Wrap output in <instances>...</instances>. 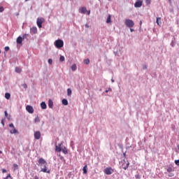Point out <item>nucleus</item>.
<instances>
[{
	"label": "nucleus",
	"mask_w": 179,
	"mask_h": 179,
	"mask_svg": "<svg viewBox=\"0 0 179 179\" xmlns=\"http://www.w3.org/2000/svg\"><path fill=\"white\" fill-rule=\"evenodd\" d=\"M135 178H136V179H141V175H140V174H136V175H135Z\"/></svg>",
	"instance_id": "nucleus-43"
},
{
	"label": "nucleus",
	"mask_w": 179,
	"mask_h": 179,
	"mask_svg": "<svg viewBox=\"0 0 179 179\" xmlns=\"http://www.w3.org/2000/svg\"><path fill=\"white\" fill-rule=\"evenodd\" d=\"M126 166H127V167H129V162L127 161V163L126 164Z\"/></svg>",
	"instance_id": "nucleus-52"
},
{
	"label": "nucleus",
	"mask_w": 179,
	"mask_h": 179,
	"mask_svg": "<svg viewBox=\"0 0 179 179\" xmlns=\"http://www.w3.org/2000/svg\"><path fill=\"white\" fill-rule=\"evenodd\" d=\"M1 124L3 125V127H5V120H1Z\"/></svg>",
	"instance_id": "nucleus-44"
},
{
	"label": "nucleus",
	"mask_w": 179,
	"mask_h": 179,
	"mask_svg": "<svg viewBox=\"0 0 179 179\" xmlns=\"http://www.w3.org/2000/svg\"><path fill=\"white\" fill-rule=\"evenodd\" d=\"M0 155H2V151L1 150H0Z\"/></svg>",
	"instance_id": "nucleus-57"
},
{
	"label": "nucleus",
	"mask_w": 179,
	"mask_h": 179,
	"mask_svg": "<svg viewBox=\"0 0 179 179\" xmlns=\"http://www.w3.org/2000/svg\"><path fill=\"white\" fill-rule=\"evenodd\" d=\"M10 134H19V131H17V129L16 128H13V130L10 131Z\"/></svg>",
	"instance_id": "nucleus-18"
},
{
	"label": "nucleus",
	"mask_w": 179,
	"mask_h": 179,
	"mask_svg": "<svg viewBox=\"0 0 179 179\" xmlns=\"http://www.w3.org/2000/svg\"><path fill=\"white\" fill-rule=\"evenodd\" d=\"M174 168L171 167V166H168L166 169V171L167 173H173V171H174Z\"/></svg>",
	"instance_id": "nucleus-16"
},
{
	"label": "nucleus",
	"mask_w": 179,
	"mask_h": 179,
	"mask_svg": "<svg viewBox=\"0 0 179 179\" xmlns=\"http://www.w3.org/2000/svg\"><path fill=\"white\" fill-rule=\"evenodd\" d=\"M76 69H78V66H76V64H73L71 66V71H73V72H75V71H76Z\"/></svg>",
	"instance_id": "nucleus-24"
},
{
	"label": "nucleus",
	"mask_w": 179,
	"mask_h": 179,
	"mask_svg": "<svg viewBox=\"0 0 179 179\" xmlns=\"http://www.w3.org/2000/svg\"><path fill=\"white\" fill-rule=\"evenodd\" d=\"M7 171H6V169H2V173H7Z\"/></svg>",
	"instance_id": "nucleus-47"
},
{
	"label": "nucleus",
	"mask_w": 179,
	"mask_h": 179,
	"mask_svg": "<svg viewBox=\"0 0 179 179\" xmlns=\"http://www.w3.org/2000/svg\"><path fill=\"white\" fill-rule=\"evenodd\" d=\"M47 161L44 159V158H39L38 160V164L37 165L39 166V167L43 168L44 166L47 165Z\"/></svg>",
	"instance_id": "nucleus-3"
},
{
	"label": "nucleus",
	"mask_w": 179,
	"mask_h": 179,
	"mask_svg": "<svg viewBox=\"0 0 179 179\" xmlns=\"http://www.w3.org/2000/svg\"><path fill=\"white\" fill-rule=\"evenodd\" d=\"M41 108L42 110H45L47 108V103H45L44 101H42L41 103Z\"/></svg>",
	"instance_id": "nucleus-14"
},
{
	"label": "nucleus",
	"mask_w": 179,
	"mask_h": 179,
	"mask_svg": "<svg viewBox=\"0 0 179 179\" xmlns=\"http://www.w3.org/2000/svg\"><path fill=\"white\" fill-rule=\"evenodd\" d=\"M67 96H72V90L71 88L67 89Z\"/></svg>",
	"instance_id": "nucleus-23"
},
{
	"label": "nucleus",
	"mask_w": 179,
	"mask_h": 179,
	"mask_svg": "<svg viewBox=\"0 0 179 179\" xmlns=\"http://www.w3.org/2000/svg\"><path fill=\"white\" fill-rule=\"evenodd\" d=\"M124 23L127 27L132 28L134 27V26H135V23L134 22V21L130 19L125 20Z\"/></svg>",
	"instance_id": "nucleus-4"
},
{
	"label": "nucleus",
	"mask_w": 179,
	"mask_h": 179,
	"mask_svg": "<svg viewBox=\"0 0 179 179\" xmlns=\"http://www.w3.org/2000/svg\"><path fill=\"white\" fill-rule=\"evenodd\" d=\"M156 23L158 26H160V24H162V17H157L156 18Z\"/></svg>",
	"instance_id": "nucleus-13"
},
{
	"label": "nucleus",
	"mask_w": 179,
	"mask_h": 179,
	"mask_svg": "<svg viewBox=\"0 0 179 179\" xmlns=\"http://www.w3.org/2000/svg\"><path fill=\"white\" fill-rule=\"evenodd\" d=\"M27 36H29V34H24L22 36V40H24L25 38H27Z\"/></svg>",
	"instance_id": "nucleus-33"
},
{
	"label": "nucleus",
	"mask_w": 179,
	"mask_h": 179,
	"mask_svg": "<svg viewBox=\"0 0 179 179\" xmlns=\"http://www.w3.org/2000/svg\"><path fill=\"white\" fill-rule=\"evenodd\" d=\"M8 127H9L10 128H13V129L15 128V125L13 124V123L9 124Z\"/></svg>",
	"instance_id": "nucleus-41"
},
{
	"label": "nucleus",
	"mask_w": 179,
	"mask_h": 179,
	"mask_svg": "<svg viewBox=\"0 0 179 179\" xmlns=\"http://www.w3.org/2000/svg\"><path fill=\"white\" fill-rule=\"evenodd\" d=\"M62 144H59L57 145L55 144V151L56 152H62L64 155H68V150H66V148H64L63 149L61 148Z\"/></svg>",
	"instance_id": "nucleus-1"
},
{
	"label": "nucleus",
	"mask_w": 179,
	"mask_h": 179,
	"mask_svg": "<svg viewBox=\"0 0 179 179\" xmlns=\"http://www.w3.org/2000/svg\"><path fill=\"white\" fill-rule=\"evenodd\" d=\"M123 156H124V157H127V152H123Z\"/></svg>",
	"instance_id": "nucleus-49"
},
{
	"label": "nucleus",
	"mask_w": 179,
	"mask_h": 179,
	"mask_svg": "<svg viewBox=\"0 0 179 179\" xmlns=\"http://www.w3.org/2000/svg\"><path fill=\"white\" fill-rule=\"evenodd\" d=\"M85 27H86V29H89V27H89V24H85Z\"/></svg>",
	"instance_id": "nucleus-48"
},
{
	"label": "nucleus",
	"mask_w": 179,
	"mask_h": 179,
	"mask_svg": "<svg viewBox=\"0 0 179 179\" xmlns=\"http://www.w3.org/2000/svg\"><path fill=\"white\" fill-rule=\"evenodd\" d=\"M43 23H44V18H37L36 24L39 29H41V27H43Z\"/></svg>",
	"instance_id": "nucleus-6"
},
{
	"label": "nucleus",
	"mask_w": 179,
	"mask_h": 179,
	"mask_svg": "<svg viewBox=\"0 0 179 179\" xmlns=\"http://www.w3.org/2000/svg\"><path fill=\"white\" fill-rule=\"evenodd\" d=\"M41 171H42V173H47L48 174L51 173V171L47 169V165H44L43 168H41Z\"/></svg>",
	"instance_id": "nucleus-10"
},
{
	"label": "nucleus",
	"mask_w": 179,
	"mask_h": 179,
	"mask_svg": "<svg viewBox=\"0 0 179 179\" xmlns=\"http://www.w3.org/2000/svg\"><path fill=\"white\" fill-rule=\"evenodd\" d=\"M111 22V15H108L106 19V23L110 24Z\"/></svg>",
	"instance_id": "nucleus-20"
},
{
	"label": "nucleus",
	"mask_w": 179,
	"mask_h": 179,
	"mask_svg": "<svg viewBox=\"0 0 179 179\" xmlns=\"http://www.w3.org/2000/svg\"><path fill=\"white\" fill-rule=\"evenodd\" d=\"M174 163L176 166H179V159H176L174 161Z\"/></svg>",
	"instance_id": "nucleus-40"
},
{
	"label": "nucleus",
	"mask_w": 179,
	"mask_h": 179,
	"mask_svg": "<svg viewBox=\"0 0 179 179\" xmlns=\"http://www.w3.org/2000/svg\"><path fill=\"white\" fill-rule=\"evenodd\" d=\"M83 174H87V165H85L83 168Z\"/></svg>",
	"instance_id": "nucleus-19"
},
{
	"label": "nucleus",
	"mask_w": 179,
	"mask_h": 179,
	"mask_svg": "<svg viewBox=\"0 0 179 179\" xmlns=\"http://www.w3.org/2000/svg\"><path fill=\"white\" fill-rule=\"evenodd\" d=\"M168 176H169V177H174V173L170 172V173L168 174Z\"/></svg>",
	"instance_id": "nucleus-42"
},
{
	"label": "nucleus",
	"mask_w": 179,
	"mask_h": 179,
	"mask_svg": "<svg viewBox=\"0 0 179 179\" xmlns=\"http://www.w3.org/2000/svg\"><path fill=\"white\" fill-rule=\"evenodd\" d=\"M145 3L147 6L150 5V3H152V0H145Z\"/></svg>",
	"instance_id": "nucleus-31"
},
{
	"label": "nucleus",
	"mask_w": 179,
	"mask_h": 179,
	"mask_svg": "<svg viewBox=\"0 0 179 179\" xmlns=\"http://www.w3.org/2000/svg\"><path fill=\"white\" fill-rule=\"evenodd\" d=\"M5 99H6V100H9V99H10V93L6 92L5 94Z\"/></svg>",
	"instance_id": "nucleus-25"
},
{
	"label": "nucleus",
	"mask_w": 179,
	"mask_h": 179,
	"mask_svg": "<svg viewBox=\"0 0 179 179\" xmlns=\"http://www.w3.org/2000/svg\"><path fill=\"white\" fill-rule=\"evenodd\" d=\"M140 24H142V21H140Z\"/></svg>",
	"instance_id": "nucleus-58"
},
{
	"label": "nucleus",
	"mask_w": 179,
	"mask_h": 179,
	"mask_svg": "<svg viewBox=\"0 0 179 179\" xmlns=\"http://www.w3.org/2000/svg\"><path fill=\"white\" fill-rule=\"evenodd\" d=\"M80 12H81V13H83V15H85V13H86V12H87V9L86 8V7H82L80 8Z\"/></svg>",
	"instance_id": "nucleus-17"
},
{
	"label": "nucleus",
	"mask_w": 179,
	"mask_h": 179,
	"mask_svg": "<svg viewBox=\"0 0 179 179\" xmlns=\"http://www.w3.org/2000/svg\"><path fill=\"white\" fill-rule=\"evenodd\" d=\"M30 33L31 34H37V27H34L30 29Z\"/></svg>",
	"instance_id": "nucleus-11"
},
{
	"label": "nucleus",
	"mask_w": 179,
	"mask_h": 179,
	"mask_svg": "<svg viewBox=\"0 0 179 179\" xmlns=\"http://www.w3.org/2000/svg\"><path fill=\"white\" fill-rule=\"evenodd\" d=\"M84 64H85V65H89V64H90V59H84Z\"/></svg>",
	"instance_id": "nucleus-27"
},
{
	"label": "nucleus",
	"mask_w": 179,
	"mask_h": 179,
	"mask_svg": "<svg viewBox=\"0 0 179 179\" xmlns=\"http://www.w3.org/2000/svg\"><path fill=\"white\" fill-rule=\"evenodd\" d=\"M34 179H39V178H38V176H34Z\"/></svg>",
	"instance_id": "nucleus-55"
},
{
	"label": "nucleus",
	"mask_w": 179,
	"mask_h": 179,
	"mask_svg": "<svg viewBox=\"0 0 179 179\" xmlns=\"http://www.w3.org/2000/svg\"><path fill=\"white\" fill-rule=\"evenodd\" d=\"M4 179H13V178H12V176H10V173H8L7 176L4 178Z\"/></svg>",
	"instance_id": "nucleus-30"
},
{
	"label": "nucleus",
	"mask_w": 179,
	"mask_h": 179,
	"mask_svg": "<svg viewBox=\"0 0 179 179\" xmlns=\"http://www.w3.org/2000/svg\"><path fill=\"white\" fill-rule=\"evenodd\" d=\"M59 61L60 62H64V61H65V57H64L63 55H61L59 57Z\"/></svg>",
	"instance_id": "nucleus-28"
},
{
	"label": "nucleus",
	"mask_w": 179,
	"mask_h": 179,
	"mask_svg": "<svg viewBox=\"0 0 179 179\" xmlns=\"http://www.w3.org/2000/svg\"><path fill=\"white\" fill-rule=\"evenodd\" d=\"M171 45L173 48L176 47V41L174 40L171 41Z\"/></svg>",
	"instance_id": "nucleus-29"
},
{
	"label": "nucleus",
	"mask_w": 179,
	"mask_h": 179,
	"mask_svg": "<svg viewBox=\"0 0 179 179\" xmlns=\"http://www.w3.org/2000/svg\"><path fill=\"white\" fill-rule=\"evenodd\" d=\"M103 172L105 173V174H106V176H111V174H113V173H114V169H113L112 167H107L104 169Z\"/></svg>",
	"instance_id": "nucleus-5"
},
{
	"label": "nucleus",
	"mask_w": 179,
	"mask_h": 179,
	"mask_svg": "<svg viewBox=\"0 0 179 179\" xmlns=\"http://www.w3.org/2000/svg\"><path fill=\"white\" fill-rule=\"evenodd\" d=\"M4 115L7 120H10V115L8 114V111L5 110L4 111Z\"/></svg>",
	"instance_id": "nucleus-22"
},
{
	"label": "nucleus",
	"mask_w": 179,
	"mask_h": 179,
	"mask_svg": "<svg viewBox=\"0 0 179 179\" xmlns=\"http://www.w3.org/2000/svg\"><path fill=\"white\" fill-rule=\"evenodd\" d=\"M21 86L24 87V89H27V84L26 83L22 84Z\"/></svg>",
	"instance_id": "nucleus-35"
},
{
	"label": "nucleus",
	"mask_w": 179,
	"mask_h": 179,
	"mask_svg": "<svg viewBox=\"0 0 179 179\" xmlns=\"http://www.w3.org/2000/svg\"><path fill=\"white\" fill-rule=\"evenodd\" d=\"M26 110L29 114H33V113H34V108H33V106L30 105H27L26 106Z\"/></svg>",
	"instance_id": "nucleus-8"
},
{
	"label": "nucleus",
	"mask_w": 179,
	"mask_h": 179,
	"mask_svg": "<svg viewBox=\"0 0 179 179\" xmlns=\"http://www.w3.org/2000/svg\"><path fill=\"white\" fill-rule=\"evenodd\" d=\"M111 82H112V83H114L115 82V80H114V79L112 78V79H111Z\"/></svg>",
	"instance_id": "nucleus-53"
},
{
	"label": "nucleus",
	"mask_w": 179,
	"mask_h": 179,
	"mask_svg": "<svg viewBox=\"0 0 179 179\" xmlns=\"http://www.w3.org/2000/svg\"><path fill=\"white\" fill-rule=\"evenodd\" d=\"M0 54H1V50H0Z\"/></svg>",
	"instance_id": "nucleus-60"
},
{
	"label": "nucleus",
	"mask_w": 179,
	"mask_h": 179,
	"mask_svg": "<svg viewBox=\"0 0 179 179\" xmlns=\"http://www.w3.org/2000/svg\"><path fill=\"white\" fill-rule=\"evenodd\" d=\"M62 103L63 106H68V99H63L62 101Z\"/></svg>",
	"instance_id": "nucleus-21"
},
{
	"label": "nucleus",
	"mask_w": 179,
	"mask_h": 179,
	"mask_svg": "<svg viewBox=\"0 0 179 179\" xmlns=\"http://www.w3.org/2000/svg\"><path fill=\"white\" fill-rule=\"evenodd\" d=\"M13 167H15V168L17 167V164H13Z\"/></svg>",
	"instance_id": "nucleus-54"
},
{
	"label": "nucleus",
	"mask_w": 179,
	"mask_h": 179,
	"mask_svg": "<svg viewBox=\"0 0 179 179\" xmlns=\"http://www.w3.org/2000/svg\"><path fill=\"white\" fill-rule=\"evenodd\" d=\"M48 107L49 108H52V107H54V102L51 99L48 100Z\"/></svg>",
	"instance_id": "nucleus-15"
},
{
	"label": "nucleus",
	"mask_w": 179,
	"mask_h": 179,
	"mask_svg": "<svg viewBox=\"0 0 179 179\" xmlns=\"http://www.w3.org/2000/svg\"><path fill=\"white\" fill-rule=\"evenodd\" d=\"M143 69H148V65L143 64Z\"/></svg>",
	"instance_id": "nucleus-45"
},
{
	"label": "nucleus",
	"mask_w": 179,
	"mask_h": 179,
	"mask_svg": "<svg viewBox=\"0 0 179 179\" xmlns=\"http://www.w3.org/2000/svg\"><path fill=\"white\" fill-rule=\"evenodd\" d=\"M130 31H131V33H133V31H135V30L132 28H130Z\"/></svg>",
	"instance_id": "nucleus-50"
},
{
	"label": "nucleus",
	"mask_w": 179,
	"mask_h": 179,
	"mask_svg": "<svg viewBox=\"0 0 179 179\" xmlns=\"http://www.w3.org/2000/svg\"><path fill=\"white\" fill-rule=\"evenodd\" d=\"M34 136L35 139L38 140L40 138H41V132H40V131H36L34 132Z\"/></svg>",
	"instance_id": "nucleus-9"
},
{
	"label": "nucleus",
	"mask_w": 179,
	"mask_h": 179,
	"mask_svg": "<svg viewBox=\"0 0 179 179\" xmlns=\"http://www.w3.org/2000/svg\"><path fill=\"white\" fill-rule=\"evenodd\" d=\"M87 15H90V10L87 11Z\"/></svg>",
	"instance_id": "nucleus-56"
},
{
	"label": "nucleus",
	"mask_w": 179,
	"mask_h": 179,
	"mask_svg": "<svg viewBox=\"0 0 179 179\" xmlns=\"http://www.w3.org/2000/svg\"><path fill=\"white\" fill-rule=\"evenodd\" d=\"M5 10V8H3V6H0V13H2Z\"/></svg>",
	"instance_id": "nucleus-37"
},
{
	"label": "nucleus",
	"mask_w": 179,
	"mask_h": 179,
	"mask_svg": "<svg viewBox=\"0 0 179 179\" xmlns=\"http://www.w3.org/2000/svg\"><path fill=\"white\" fill-rule=\"evenodd\" d=\"M54 45L56 47V48H58L60 50V48H62L64 47V41L62 39H57L54 42Z\"/></svg>",
	"instance_id": "nucleus-2"
},
{
	"label": "nucleus",
	"mask_w": 179,
	"mask_h": 179,
	"mask_svg": "<svg viewBox=\"0 0 179 179\" xmlns=\"http://www.w3.org/2000/svg\"><path fill=\"white\" fill-rule=\"evenodd\" d=\"M118 146H119V148H120V149H122V145L118 144Z\"/></svg>",
	"instance_id": "nucleus-51"
},
{
	"label": "nucleus",
	"mask_w": 179,
	"mask_h": 179,
	"mask_svg": "<svg viewBox=\"0 0 179 179\" xmlns=\"http://www.w3.org/2000/svg\"><path fill=\"white\" fill-rule=\"evenodd\" d=\"M48 62L49 65H52V59H48Z\"/></svg>",
	"instance_id": "nucleus-34"
},
{
	"label": "nucleus",
	"mask_w": 179,
	"mask_h": 179,
	"mask_svg": "<svg viewBox=\"0 0 179 179\" xmlns=\"http://www.w3.org/2000/svg\"><path fill=\"white\" fill-rule=\"evenodd\" d=\"M178 150H179V144L178 145Z\"/></svg>",
	"instance_id": "nucleus-59"
},
{
	"label": "nucleus",
	"mask_w": 179,
	"mask_h": 179,
	"mask_svg": "<svg viewBox=\"0 0 179 179\" xmlns=\"http://www.w3.org/2000/svg\"><path fill=\"white\" fill-rule=\"evenodd\" d=\"M16 41H17V44H22L23 43V38H22V36H20L17 38Z\"/></svg>",
	"instance_id": "nucleus-12"
},
{
	"label": "nucleus",
	"mask_w": 179,
	"mask_h": 179,
	"mask_svg": "<svg viewBox=\"0 0 179 179\" xmlns=\"http://www.w3.org/2000/svg\"><path fill=\"white\" fill-rule=\"evenodd\" d=\"M122 167H124V166L125 165V163H127V161H125V159H122Z\"/></svg>",
	"instance_id": "nucleus-36"
},
{
	"label": "nucleus",
	"mask_w": 179,
	"mask_h": 179,
	"mask_svg": "<svg viewBox=\"0 0 179 179\" xmlns=\"http://www.w3.org/2000/svg\"><path fill=\"white\" fill-rule=\"evenodd\" d=\"M122 169H124V170H127L128 169V166L127 165L126 166H123Z\"/></svg>",
	"instance_id": "nucleus-46"
},
{
	"label": "nucleus",
	"mask_w": 179,
	"mask_h": 179,
	"mask_svg": "<svg viewBox=\"0 0 179 179\" xmlns=\"http://www.w3.org/2000/svg\"><path fill=\"white\" fill-rule=\"evenodd\" d=\"M34 122H40V117H38V116L35 117Z\"/></svg>",
	"instance_id": "nucleus-32"
},
{
	"label": "nucleus",
	"mask_w": 179,
	"mask_h": 179,
	"mask_svg": "<svg viewBox=\"0 0 179 179\" xmlns=\"http://www.w3.org/2000/svg\"><path fill=\"white\" fill-rule=\"evenodd\" d=\"M112 90L111 87H109L108 90H105V93H108V92H111Z\"/></svg>",
	"instance_id": "nucleus-39"
},
{
	"label": "nucleus",
	"mask_w": 179,
	"mask_h": 179,
	"mask_svg": "<svg viewBox=\"0 0 179 179\" xmlns=\"http://www.w3.org/2000/svg\"><path fill=\"white\" fill-rule=\"evenodd\" d=\"M15 71L17 73H20V72H22V69H20V67H15Z\"/></svg>",
	"instance_id": "nucleus-26"
},
{
	"label": "nucleus",
	"mask_w": 179,
	"mask_h": 179,
	"mask_svg": "<svg viewBox=\"0 0 179 179\" xmlns=\"http://www.w3.org/2000/svg\"><path fill=\"white\" fill-rule=\"evenodd\" d=\"M142 5H143V1L138 0L134 3V8H141Z\"/></svg>",
	"instance_id": "nucleus-7"
},
{
	"label": "nucleus",
	"mask_w": 179,
	"mask_h": 179,
	"mask_svg": "<svg viewBox=\"0 0 179 179\" xmlns=\"http://www.w3.org/2000/svg\"><path fill=\"white\" fill-rule=\"evenodd\" d=\"M4 50H5V51L8 52V51H9V50H10V48H9V46H6L4 48Z\"/></svg>",
	"instance_id": "nucleus-38"
}]
</instances>
